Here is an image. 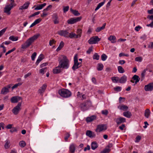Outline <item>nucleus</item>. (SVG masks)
<instances>
[{
    "label": "nucleus",
    "instance_id": "f704fd0d",
    "mask_svg": "<svg viewBox=\"0 0 153 153\" xmlns=\"http://www.w3.org/2000/svg\"><path fill=\"white\" fill-rule=\"evenodd\" d=\"M105 0H104V1L99 3L97 5V7L95 9V11H97L101 7H102L105 3Z\"/></svg>",
    "mask_w": 153,
    "mask_h": 153
},
{
    "label": "nucleus",
    "instance_id": "5fc2aeb1",
    "mask_svg": "<svg viewBox=\"0 0 153 153\" xmlns=\"http://www.w3.org/2000/svg\"><path fill=\"white\" fill-rule=\"evenodd\" d=\"M21 84H22V83H19L15 84L12 87V90H13L15 88H17L18 86L21 85Z\"/></svg>",
    "mask_w": 153,
    "mask_h": 153
},
{
    "label": "nucleus",
    "instance_id": "473e14b6",
    "mask_svg": "<svg viewBox=\"0 0 153 153\" xmlns=\"http://www.w3.org/2000/svg\"><path fill=\"white\" fill-rule=\"evenodd\" d=\"M96 118V117L94 116H92L90 117H87L86 121L87 122H90Z\"/></svg>",
    "mask_w": 153,
    "mask_h": 153
},
{
    "label": "nucleus",
    "instance_id": "13d9d810",
    "mask_svg": "<svg viewBox=\"0 0 153 153\" xmlns=\"http://www.w3.org/2000/svg\"><path fill=\"white\" fill-rule=\"evenodd\" d=\"M101 113L103 114L107 115L108 114V111L107 110H105L102 111Z\"/></svg>",
    "mask_w": 153,
    "mask_h": 153
},
{
    "label": "nucleus",
    "instance_id": "f8f14e48",
    "mask_svg": "<svg viewBox=\"0 0 153 153\" xmlns=\"http://www.w3.org/2000/svg\"><path fill=\"white\" fill-rule=\"evenodd\" d=\"M140 79V78L138 76L134 75L132 77L131 79L130 80V82L133 83H135V84L134 85L139 81Z\"/></svg>",
    "mask_w": 153,
    "mask_h": 153
},
{
    "label": "nucleus",
    "instance_id": "a19ab883",
    "mask_svg": "<svg viewBox=\"0 0 153 153\" xmlns=\"http://www.w3.org/2000/svg\"><path fill=\"white\" fill-rule=\"evenodd\" d=\"M9 39L13 41H16L18 40L17 37H15L13 36H11L9 37Z\"/></svg>",
    "mask_w": 153,
    "mask_h": 153
},
{
    "label": "nucleus",
    "instance_id": "7ed1b4c3",
    "mask_svg": "<svg viewBox=\"0 0 153 153\" xmlns=\"http://www.w3.org/2000/svg\"><path fill=\"white\" fill-rule=\"evenodd\" d=\"M58 93L63 97H68L71 95V93L68 89H62L58 91Z\"/></svg>",
    "mask_w": 153,
    "mask_h": 153
},
{
    "label": "nucleus",
    "instance_id": "72a5a7b5",
    "mask_svg": "<svg viewBox=\"0 0 153 153\" xmlns=\"http://www.w3.org/2000/svg\"><path fill=\"white\" fill-rule=\"evenodd\" d=\"M105 0H104V1L99 3L97 5V7L95 9V11H97L101 7H102L105 3Z\"/></svg>",
    "mask_w": 153,
    "mask_h": 153
},
{
    "label": "nucleus",
    "instance_id": "4468645a",
    "mask_svg": "<svg viewBox=\"0 0 153 153\" xmlns=\"http://www.w3.org/2000/svg\"><path fill=\"white\" fill-rule=\"evenodd\" d=\"M144 89L146 91H151L153 90V83H150L146 85L144 87Z\"/></svg>",
    "mask_w": 153,
    "mask_h": 153
},
{
    "label": "nucleus",
    "instance_id": "864d4df0",
    "mask_svg": "<svg viewBox=\"0 0 153 153\" xmlns=\"http://www.w3.org/2000/svg\"><path fill=\"white\" fill-rule=\"evenodd\" d=\"M7 29V28H4L1 31H0V37L5 32Z\"/></svg>",
    "mask_w": 153,
    "mask_h": 153
},
{
    "label": "nucleus",
    "instance_id": "c756f323",
    "mask_svg": "<svg viewBox=\"0 0 153 153\" xmlns=\"http://www.w3.org/2000/svg\"><path fill=\"white\" fill-rule=\"evenodd\" d=\"M70 11L75 16H79L80 14L77 10H73L72 8L70 9Z\"/></svg>",
    "mask_w": 153,
    "mask_h": 153
},
{
    "label": "nucleus",
    "instance_id": "09e8293b",
    "mask_svg": "<svg viewBox=\"0 0 153 153\" xmlns=\"http://www.w3.org/2000/svg\"><path fill=\"white\" fill-rule=\"evenodd\" d=\"M75 33L73 32H71L69 33V35L68 36V37L72 39L75 37Z\"/></svg>",
    "mask_w": 153,
    "mask_h": 153
},
{
    "label": "nucleus",
    "instance_id": "ddd939ff",
    "mask_svg": "<svg viewBox=\"0 0 153 153\" xmlns=\"http://www.w3.org/2000/svg\"><path fill=\"white\" fill-rule=\"evenodd\" d=\"M58 33L61 36H64L66 37H68V30H60L58 31Z\"/></svg>",
    "mask_w": 153,
    "mask_h": 153
},
{
    "label": "nucleus",
    "instance_id": "3c124183",
    "mask_svg": "<svg viewBox=\"0 0 153 153\" xmlns=\"http://www.w3.org/2000/svg\"><path fill=\"white\" fill-rule=\"evenodd\" d=\"M114 90L115 91L118 92L121 91V87L120 86H117L114 88Z\"/></svg>",
    "mask_w": 153,
    "mask_h": 153
},
{
    "label": "nucleus",
    "instance_id": "f03ea898",
    "mask_svg": "<svg viewBox=\"0 0 153 153\" xmlns=\"http://www.w3.org/2000/svg\"><path fill=\"white\" fill-rule=\"evenodd\" d=\"M40 35L39 34H37L30 37L26 41L24 44L22 45L21 48L23 49H25L28 47L38 38Z\"/></svg>",
    "mask_w": 153,
    "mask_h": 153
},
{
    "label": "nucleus",
    "instance_id": "bb28decb",
    "mask_svg": "<svg viewBox=\"0 0 153 153\" xmlns=\"http://www.w3.org/2000/svg\"><path fill=\"white\" fill-rule=\"evenodd\" d=\"M118 108L120 110L126 111L128 110V107L126 105H122L118 106Z\"/></svg>",
    "mask_w": 153,
    "mask_h": 153
},
{
    "label": "nucleus",
    "instance_id": "412c9836",
    "mask_svg": "<svg viewBox=\"0 0 153 153\" xmlns=\"http://www.w3.org/2000/svg\"><path fill=\"white\" fill-rule=\"evenodd\" d=\"M127 76L126 75H124L119 80V82L122 83H125L127 80Z\"/></svg>",
    "mask_w": 153,
    "mask_h": 153
},
{
    "label": "nucleus",
    "instance_id": "c03bdc74",
    "mask_svg": "<svg viewBox=\"0 0 153 153\" xmlns=\"http://www.w3.org/2000/svg\"><path fill=\"white\" fill-rule=\"evenodd\" d=\"M100 56L97 53H95L93 56V58L94 59L98 60L99 59Z\"/></svg>",
    "mask_w": 153,
    "mask_h": 153
},
{
    "label": "nucleus",
    "instance_id": "0e129e2a",
    "mask_svg": "<svg viewBox=\"0 0 153 153\" xmlns=\"http://www.w3.org/2000/svg\"><path fill=\"white\" fill-rule=\"evenodd\" d=\"M142 28V27L140 26H138L137 27H136L135 28V30L137 31H138L140 29H141Z\"/></svg>",
    "mask_w": 153,
    "mask_h": 153
},
{
    "label": "nucleus",
    "instance_id": "e2e57ef3",
    "mask_svg": "<svg viewBox=\"0 0 153 153\" xmlns=\"http://www.w3.org/2000/svg\"><path fill=\"white\" fill-rule=\"evenodd\" d=\"M141 137L139 136H137L136 138V142H138L141 139Z\"/></svg>",
    "mask_w": 153,
    "mask_h": 153
},
{
    "label": "nucleus",
    "instance_id": "20e7f679",
    "mask_svg": "<svg viewBox=\"0 0 153 153\" xmlns=\"http://www.w3.org/2000/svg\"><path fill=\"white\" fill-rule=\"evenodd\" d=\"M81 62H78V58L76 55L74 57V64L72 67V69L74 71L77 69L81 66Z\"/></svg>",
    "mask_w": 153,
    "mask_h": 153
},
{
    "label": "nucleus",
    "instance_id": "aec40b11",
    "mask_svg": "<svg viewBox=\"0 0 153 153\" xmlns=\"http://www.w3.org/2000/svg\"><path fill=\"white\" fill-rule=\"evenodd\" d=\"M30 3L28 2H25L23 6H21L19 7V10H22L23 9H26L28 8L29 5Z\"/></svg>",
    "mask_w": 153,
    "mask_h": 153
},
{
    "label": "nucleus",
    "instance_id": "c9c22d12",
    "mask_svg": "<svg viewBox=\"0 0 153 153\" xmlns=\"http://www.w3.org/2000/svg\"><path fill=\"white\" fill-rule=\"evenodd\" d=\"M64 42L63 41H61L60 42L59 47L57 48L56 51H60L64 46Z\"/></svg>",
    "mask_w": 153,
    "mask_h": 153
},
{
    "label": "nucleus",
    "instance_id": "603ef678",
    "mask_svg": "<svg viewBox=\"0 0 153 153\" xmlns=\"http://www.w3.org/2000/svg\"><path fill=\"white\" fill-rule=\"evenodd\" d=\"M107 56L105 54H102L101 56V59L103 61H105L107 59Z\"/></svg>",
    "mask_w": 153,
    "mask_h": 153
},
{
    "label": "nucleus",
    "instance_id": "6e6d98bb",
    "mask_svg": "<svg viewBox=\"0 0 153 153\" xmlns=\"http://www.w3.org/2000/svg\"><path fill=\"white\" fill-rule=\"evenodd\" d=\"M36 52H34L33 53V54H32L31 58L32 60L33 61H34L35 60V57H36Z\"/></svg>",
    "mask_w": 153,
    "mask_h": 153
},
{
    "label": "nucleus",
    "instance_id": "37998d69",
    "mask_svg": "<svg viewBox=\"0 0 153 153\" xmlns=\"http://www.w3.org/2000/svg\"><path fill=\"white\" fill-rule=\"evenodd\" d=\"M19 145L21 147H24L26 145V143L25 141L22 140L19 142Z\"/></svg>",
    "mask_w": 153,
    "mask_h": 153
},
{
    "label": "nucleus",
    "instance_id": "338daca9",
    "mask_svg": "<svg viewBox=\"0 0 153 153\" xmlns=\"http://www.w3.org/2000/svg\"><path fill=\"white\" fill-rule=\"evenodd\" d=\"M42 20V19L39 18L36 20L34 22L36 23V24H37L39 23Z\"/></svg>",
    "mask_w": 153,
    "mask_h": 153
},
{
    "label": "nucleus",
    "instance_id": "69168bd1",
    "mask_svg": "<svg viewBox=\"0 0 153 153\" xmlns=\"http://www.w3.org/2000/svg\"><path fill=\"white\" fill-rule=\"evenodd\" d=\"M43 13L42 15H41V17H45L47 15V13L45 12V11H44V10L43 11Z\"/></svg>",
    "mask_w": 153,
    "mask_h": 153
},
{
    "label": "nucleus",
    "instance_id": "c85d7f7f",
    "mask_svg": "<svg viewBox=\"0 0 153 153\" xmlns=\"http://www.w3.org/2000/svg\"><path fill=\"white\" fill-rule=\"evenodd\" d=\"M46 3H44L42 4L39 5V6H37L35 8V10H39L42 9L43 7L46 6Z\"/></svg>",
    "mask_w": 153,
    "mask_h": 153
},
{
    "label": "nucleus",
    "instance_id": "f3484780",
    "mask_svg": "<svg viewBox=\"0 0 153 153\" xmlns=\"http://www.w3.org/2000/svg\"><path fill=\"white\" fill-rule=\"evenodd\" d=\"M47 87V85L46 84H44L40 88L38 91V92L40 94L42 95L43 93L44 92Z\"/></svg>",
    "mask_w": 153,
    "mask_h": 153
},
{
    "label": "nucleus",
    "instance_id": "4be33fe9",
    "mask_svg": "<svg viewBox=\"0 0 153 153\" xmlns=\"http://www.w3.org/2000/svg\"><path fill=\"white\" fill-rule=\"evenodd\" d=\"M44 58V55L42 54H40L36 62V64L37 65H38L39 63Z\"/></svg>",
    "mask_w": 153,
    "mask_h": 153
},
{
    "label": "nucleus",
    "instance_id": "e433bc0d",
    "mask_svg": "<svg viewBox=\"0 0 153 153\" xmlns=\"http://www.w3.org/2000/svg\"><path fill=\"white\" fill-rule=\"evenodd\" d=\"M103 66L101 63H98L97 64V69L98 71H100L102 70Z\"/></svg>",
    "mask_w": 153,
    "mask_h": 153
},
{
    "label": "nucleus",
    "instance_id": "6e6552de",
    "mask_svg": "<svg viewBox=\"0 0 153 153\" xmlns=\"http://www.w3.org/2000/svg\"><path fill=\"white\" fill-rule=\"evenodd\" d=\"M82 19L81 17H78L76 18H71L67 21L68 24H73L80 21Z\"/></svg>",
    "mask_w": 153,
    "mask_h": 153
},
{
    "label": "nucleus",
    "instance_id": "cd10ccee",
    "mask_svg": "<svg viewBox=\"0 0 153 153\" xmlns=\"http://www.w3.org/2000/svg\"><path fill=\"white\" fill-rule=\"evenodd\" d=\"M106 25V23H104L103 24L102 26V27H98L97 28L95 31L96 32H99L102 30H103L105 28V26Z\"/></svg>",
    "mask_w": 153,
    "mask_h": 153
},
{
    "label": "nucleus",
    "instance_id": "49530a36",
    "mask_svg": "<svg viewBox=\"0 0 153 153\" xmlns=\"http://www.w3.org/2000/svg\"><path fill=\"white\" fill-rule=\"evenodd\" d=\"M63 12L64 13H66V12L68 11L69 9V6H63Z\"/></svg>",
    "mask_w": 153,
    "mask_h": 153
},
{
    "label": "nucleus",
    "instance_id": "4d7b16f0",
    "mask_svg": "<svg viewBox=\"0 0 153 153\" xmlns=\"http://www.w3.org/2000/svg\"><path fill=\"white\" fill-rule=\"evenodd\" d=\"M40 13L39 11H38L37 12H35L33 13V14H32L31 15H30L29 17V18H30L34 16H35L37 15L38 14H39Z\"/></svg>",
    "mask_w": 153,
    "mask_h": 153
},
{
    "label": "nucleus",
    "instance_id": "4c0bfd02",
    "mask_svg": "<svg viewBox=\"0 0 153 153\" xmlns=\"http://www.w3.org/2000/svg\"><path fill=\"white\" fill-rule=\"evenodd\" d=\"M10 141L9 140H7L6 141V143L4 145V147L6 149H8L10 146Z\"/></svg>",
    "mask_w": 153,
    "mask_h": 153
},
{
    "label": "nucleus",
    "instance_id": "0eeeda50",
    "mask_svg": "<svg viewBox=\"0 0 153 153\" xmlns=\"http://www.w3.org/2000/svg\"><path fill=\"white\" fill-rule=\"evenodd\" d=\"M21 106V103L19 102L17 105L14 107L12 110V112L15 115H17L19 113V111L21 109L20 108Z\"/></svg>",
    "mask_w": 153,
    "mask_h": 153
},
{
    "label": "nucleus",
    "instance_id": "6ab92c4d",
    "mask_svg": "<svg viewBox=\"0 0 153 153\" xmlns=\"http://www.w3.org/2000/svg\"><path fill=\"white\" fill-rule=\"evenodd\" d=\"M53 18L54 24H57L59 23L58 20V16L57 14H53Z\"/></svg>",
    "mask_w": 153,
    "mask_h": 153
},
{
    "label": "nucleus",
    "instance_id": "393cba45",
    "mask_svg": "<svg viewBox=\"0 0 153 153\" xmlns=\"http://www.w3.org/2000/svg\"><path fill=\"white\" fill-rule=\"evenodd\" d=\"M98 146V145L96 142L94 141L92 142L91 144V148L93 150H95Z\"/></svg>",
    "mask_w": 153,
    "mask_h": 153
},
{
    "label": "nucleus",
    "instance_id": "b1692460",
    "mask_svg": "<svg viewBox=\"0 0 153 153\" xmlns=\"http://www.w3.org/2000/svg\"><path fill=\"white\" fill-rule=\"evenodd\" d=\"M150 114L151 112L149 109H147L145 111L144 116L146 118H148L150 115Z\"/></svg>",
    "mask_w": 153,
    "mask_h": 153
},
{
    "label": "nucleus",
    "instance_id": "58836bf2",
    "mask_svg": "<svg viewBox=\"0 0 153 153\" xmlns=\"http://www.w3.org/2000/svg\"><path fill=\"white\" fill-rule=\"evenodd\" d=\"M118 72L120 73H123L125 72V70L121 66L118 67Z\"/></svg>",
    "mask_w": 153,
    "mask_h": 153
},
{
    "label": "nucleus",
    "instance_id": "052dcab7",
    "mask_svg": "<svg viewBox=\"0 0 153 153\" xmlns=\"http://www.w3.org/2000/svg\"><path fill=\"white\" fill-rule=\"evenodd\" d=\"M70 134L68 133H67L66 134V136H65L64 138L65 141H67L68 138L70 136Z\"/></svg>",
    "mask_w": 153,
    "mask_h": 153
},
{
    "label": "nucleus",
    "instance_id": "f257e3e1",
    "mask_svg": "<svg viewBox=\"0 0 153 153\" xmlns=\"http://www.w3.org/2000/svg\"><path fill=\"white\" fill-rule=\"evenodd\" d=\"M59 65L58 67H60L63 69H67L69 67V61L66 56L62 55L59 58Z\"/></svg>",
    "mask_w": 153,
    "mask_h": 153
},
{
    "label": "nucleus",
    "instance_id": "8fccbe9b",
    "mask_svg": "<svg viewBox=\"0 0 153 153\" xmlns=\"http://www.w3.org/2000/svg\"><path fill=\"white\" fill-rule=\"evenodd\" d=\"M46 68H42L39 70V72L40 73L43 74H44V72H46Z\"/></svg>",
    "mask_w": 153,
    "mask_h": 153
},
{
    "label": "nucleus",
    "instance_id": "2f4dec72",
    "mask_svg": "<svg viewBox=\"0 0 153 153\" xmlns=\"http://www.w3.org/2000/svg\"><path fill=\"white\" fill-rule=\"evenodd\" d=\"M70 152L72 153H74L75 150V146L74 144H71L69 147Z\"/></svg>",
    "mask_w": 153,
    "mask_h": 153
},
{
    "label": "nucleus",
    "instance_id": "2eb2a0df",
    "mask_svg": "<svg viewBox=\"0 0 153 153\" xmlns=\"http://www.w3.org/2000/svg\"><path fill=\"white\" fill-rule=\"evenodd\" d=\"M21 97L19 96H14L12 97L10 99V101L12 103H16L17 102L19 101L22 100Z\"/></svg>",
    "mask_w": 153,
    "mask_h": 153
},
{
    "label": "nucleus",
    "instance_id": "a211bd4d",
    "mask_svg": "<svg viewBox=\"0 0 153 153\" xmlns=\"http://www.w3.org/2000/svg\"><path fill=\"white\" fill-rule=\"evenodd\" d=\"M86 134L87 136L90 138L94 137L95 136L94 133L90 130H87L86 132Z\"/></svg>",
    "mask_w": 153,
    "mask_h": 153
},
{
    "label": "nucleus",
    "instance_id": "9b49d317",
    "mask_svg": "<svg viewBox=\"0 0 153 153\" xmlns=\"http://www.w3.org/2000/svg\"><path fill=\"white\" fill-rule=\"evenodd\" d=\"M14 7V6L11 5L10 4L6 5L4 9V12L8 15H10V10Z\"/></svg>",
    "mask_w": 153,
    "mask_h": 153
},
{
    "label": "nucleus",
    "instance_id": "a18cd8bd",
    "mask_svg": "<svg viewBox=\"0 0 153 153\" xmlns=\"http://www.w3.org/2000/svg\"><path fill=\"white\" fill-rule=\"evenodd\" d=\"M147 70L146 69H145L142 72L141 76V77L142 78V80L144 78L146 74V71Z\"/></svg>",
    "mask_w": 153,
    "mask_h": 153
},
{
    "label": "nucleus",
    "instance_id": "774afa93",
    "mask_svg": "<svg viewBox=\"0 0 153 153\" xmlns=\"http://www.w3.org/2000/svg\"><path fill=\"white\" fill-rule=\"evenodd\" d=\"M146 26L148 27H153V21L150 24L147 25Z\"/></svg>",
    "mask_w": 153,
    "mask_h": 153
},
{
    "label": "nucleus",
    "instance_id": "dca6fc26",
    "mask_svg": "<svg viewBox=\"0 0 153 153\" xmlns=\"http://www.w3.org/2000/svg\"><path fill=\"white\" fill-rule=\"evenodd\" d=\"M126 119L123 117H120L117 118L116 120V122L118 125H120L122 123H124L126 122Z\"/></svg>",
    "mask_w": 153,
    "mask_h": 153
},
{
    "label": "nucleus",
    "instance_id": "423d86ee",
    "mask_svg": "<svg viewBox=\"0 0 153 153\" xmlns=\"http://www.w3.org/2000/svg\"><path fill=\"white\" fill-rule=\"evenodd\" d=\"M100 39L98 36L91 37L88 40V42L90 44H95L100 41Z\"/></svg>",
    "mask_w": 153,
    "mask_h": 153
},
{
    "label": "nucleus",
    "instance_id": "680f3d73",
    "mask_svg": "<svg viewBox=\"0 0 153 153\" xmlns=\"http://www.w3.org/2000/svg\"><path fill=\"white\" fill-rule=\"evenodd\" d=\"M56 42L55 40L53 39L51 40H50L49 42V45L50 46H52L53 43H55Z\"/></svg>",
    "mask_w": 153,
    "mask_h": 153
},
{
    "label": "nucleus",
    "instance_id": "9d476101",
    "mask_svg": "<svg viewBox=\"0 0 153 153\" xmlns=\"http://www.w3.org/2000/svg\"><path fill=\"white\" fill-rule=\"evenodd\" d=\"M106 127L104 125L101 124L98 125L96 130V131L97 132H100L103 131L106 129Z\"/></svg>",
    "mask_w": 153,
    "mask_h": 153
},
{
    "label": "nucleus",
    "instance_id": "7c9ffc66",
    "mask_svg": "<svg viewBox=\"0 0 153 153\" xmlns=\"http://www.w3.org/2000/svg\"><path fill=\"white\" fill-rule=\"evenodd\" d=\"M115 39L116 37L115 36L112 35L110 36L108 38V39L111 41L112 43H114L116 42Z\"/></svg>",
    "mask_w": 153,
    "mask_h": 153
},
{
    "label": "nucleus",
    "instance_id": "79ce46f5",
    "mask_svg": "<svg viewBox=\"0 0 153 153\" xmlns=\"http://www.w3.org/2000/svg\"><path fill=\"white\" fill-rule=\"evenodd\" d=\"M111 151V149L109 148H105L101 151L100 153H108Z\"/></svg>",
    "mask_w": 153,
    "mask_h": 153
},
{
    "label": "nucleus",
    "instance_id": "a878e982",
    "mask_svg": "<svg viewBox=\"0 0 153 153\" xmlns=\"http://www.w3.org/2000/svg\"><path fill=\"white\" fill-rule=\"evenodd\" d=\"M123 115L124 116L128 118H130L132 116V114L131 112L129 111H127L124 112L123 113Z\"/></svg>",
    "mask_w": 153,
    "mask_h": 153
},
{
    "label": "nucleus",
    "instance_id": "1a4fd4ad",
    "mask_svg": "<svg viewBox=\"0 0 153 153\" xmlns=\"http://www.w3.org/2000/svg\"><path fill=\"white\" fill-rule=\"evenodd\" d=\"M11 85H8L3 88L1 91V94H6L9 92V89L11 87Z\"/></svg>",
    "mask_w": 153,
    "mask_h": 153
},
{
    "label": "nucleus",
    "instance_id": "ea45409f",
    "mask_svg": "<svg viewBox=\"0 0 153 153\" xmlns=\"http://www.w3.org/2000/svg\"><path fill=\"white\" fill-rule=\"evenodd\" d=\"M111 79L114 83H117L119 80V77H112L111 78Z\"/></svg>",
    "mask_w": 153,
    "mask_h": 153
},
{
    "label": "nucleus",
    "instance_id": "39448f33",
    "mask_svg": "<svg viewBox=\"0 0 153 153\" xmlns=\"http://www.w3.org/2000/svg\"><path fill=\"white\" fill-rule=\"evenodd\" d=\"M91 104L90 101H87L85 102H84L81 103L80 105V107L81 110L83 111H86L87 110Z\"/></svg>",
    "mask_w": 153,
    "mask_h": 153
},
{
    "label": "nucleus",
    "instance_id": "de8ad7c7",
    "mask_svg": "<svg viewBox=\"0 0 153 153\" xmlns=\"http://www.w3.org/2000/svg\"><path fill=\"white\" fill-rule=\"evenodd\" d=\"M143 59L142 58L141 56H139L136 57L135 59L136 61L141 62Z\"/></svg>",
    "mask_w": 153,
    "mask_h": 153
},
{
    "label": "nucleus",
    "instance_id": "bf43d9fd",
    "mask_svg": "<svg viewBox=\"0 0 153 153\" xmlns=\"http://www.w3.org/2000/svg\"><path fill=\"white\" fill-rule=\"evenodd\" d=\"M93 51V47L91 46L88 49L86 53H87L89 54L91 52Z\"/></svg>",
    "mask_w": 153,
    "mask_h": 153
},
{
    "label": "nucleus",
    "instance_id": "5701e85b",
    "mask_svg": "<svg viewBox=\"0 0 153 153\" xmlns=\"http://www.w3.org/2000/svg\"><path fill=\"white\" fill-rule=\"evenodd\" d=\"M61 68L60 67H58V66L55 68L53 70V72L54 74H58L61 71L60 69Z\"/></svg>",
    "mask_w": 153,
    "mask_h": 153
}]
</instances>
